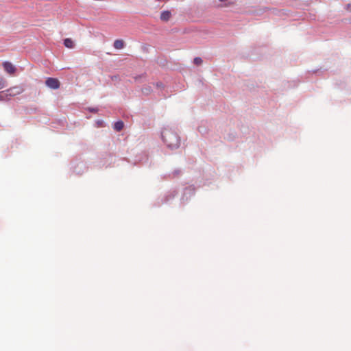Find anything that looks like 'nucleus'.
I'll list each match as a JSON object with an SVG mask.
<instances>
[{
    "label": "nucleus",
    "instance_id": "6",
    "mask_svg": "<svg viewBox=\"0 0 351 351\" xmlns=\"http://www.w3.org/2000/svg\"><path fill=\"white\" fill-rule=\"evenodd\" d=\"M171 17V12L169 11H163L160 14V19L164 21H168Z\"/></svg>",
    "mask_w": 351,
    "mask_h": 351
},
{
    "label": "nucleus",
    "instance_id": "7",
    "mask_svg": "<svg viewBox=\"0 0 351 351\" xmlns=\"http://www.w3.org/2000/svg\"><path fill=\"white\" fill-rule=\"evenodd\" d=\"M113 46L117 49H121L124 47V42L122 40H116L114 42Z\"/></svg>",
    "mask_w": 351,
    "mask_h": 351
},
{
    "label": "nucleus",
    "instance_id": "5",
    "mask_svg": "<svg viewBox=\"0 0 351 351\" xmlns=\"http://www.w3.org/2000/svg\"><path fill=\"white\" fill-rule=\"evenodd\" d=\"M64 45L69 49H73L75 47L73 40L71 38H66L64 40Z\"/></svg>",
    "mask_w": 351,
    "mask_h": 351
},
{
    "label": "nucleus",
    "instance_id": "1",
    "mask_svg": "<svg viewBox=\"0 0 351 351\" xmlns=\"http://www.w3.org/2000/svg\"><path fill=\"white\" fill-rule=\"evenodd\" d=\"M163 142L169 149H176L180 146V138L177 132L170 128H165L161 132Z\"/></svg>",
    "mask_w": 351,
    "mask_h": 351
},
{
    "label": "nucleus",
    "instance_id": "14",
    "mask_svg": "<svg viewBox=\"0 0 351 351\" xmlns=\"http://www.w3.org/2000/svg\"><path fill=\"white\" fill-rule=\"evenodd\" d=\"M349 8H350V10H351V4H350V5H349Z\"/></svg>",
    "mask_w": 351,
    "mask_h": 351
},
{
    "label": "nucleus",
    "instance_id": "12",
    "mask_svg": "<svg viewBox=\"0 0 351 351\" xmlns=\"http://www.w3.org/2000/svg\"><path fill=\"white\" fill-rule=\"evenodd\" d=\"M88 110L91 112H97L98 109L97 108H89Z\"/></svg>",
    "mask_w": 351,
    "mask_h": 351
},
{
    "label": "nucleus",
    "instance_id": "13",
    "mask_svg": "<svg viewBox=\"0 0 351 351\" xmlns=\"http://www.w3.org/2000/svg\"><path fill=\"white\" fill-rule=\"evenodd\" d=\"M3 87V86H1V85H0V88H2Z\"/></svg>",
    "mask_w": 351,
    "mask_h": 351
},
{
    "label": "nucleus",
    "instance_id": "2",
    "mask_svg": "<svg viewBox=\"0 0 351 351\" xmlns=\"http://www.w3.org/2000/svg\"><path fill=\"white\" fill-rule=\"evenodd\" d=\"M46 85L51 89H58L60 87V82L56 78L49 77L45 82Z\"/></svg>",
    "mask_w": 351,
    "mask_h": 351
},
{
    "label": "nucleus",
    "instance_id": "11",
    "mask_svg": "<svg viewBox=\"0 0 351 351\" xmlns=\"http://www.w3.org/2000/svg\"><path fill=\"white\" fill-rule=\"evenodd\" d=\"M193 62L194 64H195L196 65H199L202 64V60L201 58L199 57H197V58H195L194 60H193Z\"/></svg>",
    "mask_w": 351,
    "mask_h": 351
},
{
    "label": "nucleus",
    "instance_id": "3",
    "mask_svg": "<svg viewBox=\"0 0 351 351\" xmlns=\"http://www.w3.org/2000/svg\"><path fill=\"white\" fill-rule=\"evenodd\" d=\"M4 69L8 73H14L15 72V67L14 66L9 62H5L3 64Z\"/></svg>",
    "mask_w": 351,
    "mask_h": 351
},
{
    "label": "nucleus",
    "instance_id": "4",
    "mask_svg": "<svg viewBox=\"0 0 351 351\" xmlns=\"http://www.w3.org/2000/svg\"><path fill=\"white\" fill-rule=\"evenodd\" d=\"M20 93H21V90L17 87H14V88H10V89L7 90L6 95H9L10 96H14V95H19Z\"/></svg>",
    "mask_w": 351,
    "mask_h": 351
},
{
    "label": "nucleus",
    "instance_id": "8",
    "mask_svg": "<svg viewBox=\"0 0 351 351\" xmlns=\"http://www.w3.org/2000/svg\"><path fill=\"white\" fill-rule=\"evenodd\" d=\"M123 125H124V124H123V121H117L114 124V129L116 131L119 132L123 128Z\"/></svg>",
    "mask_w": 351,
    "mask_h": 351
},
{
    "label": "nucleus",
    "instance_id": "9",
    "mask_svg": "<svg viewBox=\"0 0 351 351\" xmlns=\"http://www.w3.org/2000/svg\"><path fill=\"white\" fill-rule=\"evenodd\" d=\"M152 89V86L151 85H145L143 88H142V93L144 94V95H149L151 93Z\"/></svg>",
    "mask_w": 351,
    "mask_h": 351
},
{
    "label": "nucleus",
    "instance_id": "10",
    "mask_svg": "<svg viewBox=\"0 0 351 351\" xmlns=\"http://www.w3.org/2000/svg\"><path fill=\"white\" fill-rule=\"evenodd\" d=\"M152 85L157 89H162L164 87L163 84L162 82L153 83Z\"/></svg>",
    "mask_w": 351,
    "mask_h": 351
}]
</instances>
